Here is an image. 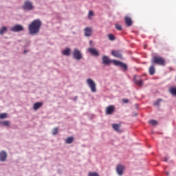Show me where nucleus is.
I'll return each mask as SVG.
<instances>
[{
  "label": "nucleus",
  "instance_id": "21",
  "mask_svg": "<svg viewBox=\"0 0 176 176\" xmlns=\"http://www.w3.org/2000/svg\"><path fill=\"white\" fill-rule=\"evenodd\" d=\"M7 30L8 28H6V26H2V28H0V34H3L4 33H6V32H7Z\"/></svg>",
  "mask_w": 176,
  "mask_h": 176
},
{
  "label": "nucleus",
  "instance_id": "19",
  "mask_svg": "<svg viewBox=\"0 0 176 176\" xmlns=\"http://www.w3.org/2000/svg\"><path fill=\"white\" fill-rule=\"evenodd\" d=\"M148 72L150 73V74L151 76L155 74V67L154 65H151V66H150V67L148 69Z\"/></svg>",
  "mask_w": 176,
  "mask_h": 176
},
{
  "label": "nucleus",
  "instance_id": "4",
  "mask_svg": "<svg viewBox=\"0 0 176 176\" xmlns=\"http://www.w3.org/2000/svg\"><path fill=\"white\" fill-rule=\"evenodd\" d=\"M87 84H88L89 88H91V92H96L97 88H96V84L92 78H87Z\"/></svg>",
  "mask_w": 176,
  "mask_h": 176
},
{
  "label": "nucleus",
  "instance_id": "14",
  "mask_svg": "<svg viewBox=\"0 0 176 176\" xmlns=\"http://www.w3.org/2000/svg\"><path fill=\"white\" fill-rule=\"evenodd\" d=\"M111 54L113 56H116V58H122V55L121 54L120 51H111Z\"/></svg>",
  "mask_w": 176,
  "mask_h": 176
},
{
  "label": "nucleus",
  "instance_id": "12",
  "mask_svg": "<svg viewBox=\"0 0 176 176\" xmlns=\"http://www.w3.org/2000/svg\"><path fill=\"white\" fill-rule=\"evenodd\" d=\"M7 156L8 154L6 153V151H1L0 152V160L1 162H6V159H7Z\"/></svg>",
  "mask_w": 176,
  "mask_h": 176
},
{
  "label": "nucleus",
  "instance_id": "15",
  "mask_svg": "<svg viewBox=\"0 0 176 176\" xmlns=\"http://www.w3.org/2000/svg\"><path fill=\"white\" fill-rule=\"evenodd\" d=\"M124 21L127 26H131L133 25V21L130 16H125Z\"/></svg>",
  "mask_w": 176,
  "mask_h": 176
},
{
  "label": "nucleus",
  "instance_id": "11",
  "mask_svg": "<svg viewBox=\"0 0 176 176\" xmlns=\"http://www.w3.org/2000/svg\"><path fill=\"white\" fill-rule=\"evenodd\" d=\"M115 111V107L113 104L108 106L106 109V114H112Z\"/></svg>",
  "mask_w": 176,
  "mask_h": 176
},
{
  "label": "nucleus",
  "instance_id": "23",
  "mask_svg": "<svg viewBox=\"0 0 176 176\" xmlns=\"http://www.w3.org/2000/svg\"><path fill=\"white\" fill-rule=\"evenodd\" d=\"M148 123L151 125H157L158 122L156 120H150V121H148Z\"/></svg>",
  "mask_w": 176,
  "mask_h": 176
},
{
  "label": "nucleus",
  "instance_id": "26",
  "mask_svg": "<svg viewBox=\"0 0 176 176\" xmlns=\"http://www.w3.org/2000/svg\"><path fill=\"white\" fill-rule=\"evenodd\" d=\"M88 176H100L98 173H89Z\"/></svg>",
  "mask_w": 176,
  "mask_h": 176
},
{
  "label": "nucleus",
  "instance_id": "1",
  "mask_svg": "<svg viewBox=\"0 0 176 176\" xmlns=\"http://www.w3.org/2000/svg\"><path fill=\"white\" fill-rule=\"evenodd\" d=\"M42 26V22L40 19H34L30 25H29V33L30 34H37L39 33L40 29Z\"/></svg>",
  "mask_w": 176,
  "mask_h": 176
},
{
  "label": "nucleus",
  "instance_id": "27",
  "mask_svg": "<svg viewBox=\"0 0 176 176\" xmlns=\"http://www.w3.org/2000/svg\"><path fill=\"white\" fill-rule=\"evenodd\" d=\"M58 132V128H54V129L52 130L53 135H56Z\"/></svg>",
  "mask_w": 176,
  "mask_h": 176
},
{
  "label": "nucleus",
  "instance_id": "17",
  "mask_svg": "<svg viewBox=\"0 0 176 176\" xmlns=\"http://www.w3.org/2000/svg\"><path fill=\"white\" fill-rule=\"evenodd\" d=\"M63 55H65L66 56H69L71 55V50L69 47L65 48L64 51L62 52Z\"/></svg>",
  "mask_w": 176,
  "mask_h": 176
},
{
  "label": "nucleus",
  "instance_id": "13",
  "mask_svg": "<svg viewBox=\"0 0 176 176\" xmlns=\"http://www.w3.org/2000/svg\"><path fill=\"white\" fill-rule=\"evenodd\" d=\"M89 52L94 56H99L100 54L96 48H88Z\"/></svg>",
  "mask_w": 176,
  "mask_h": 176
},
{
  "label": "nucleus",
  "instance_id": "28",
  "mask_svg": "<svg viewBox=\"0 0 176 176\" xmlns=\"http://www.w3.org/2000/svg\"><path fill=\"white\" fill-rule=\"evenodd\" d=\"M116 29H118V30H122V26L118 23L116 25Z\"/></svg>",
  "mask_w": 176,
  "mask_h": 176
},
{
  "label": "nucleus",
  "instance_id": "25",
  "mask_svg": "<svg viewBox=\"0 0 176 176\" xmlns=\"http://www.w3.org/2000/svg\"><path fill=\"white\" fill-rule=\"evenodd\" d=\"M8 113H0V118H7Z\"/></svg>",
  "mask_w": 176,
  "mask_h": 176
},
{
  "label": "nucleus",
  "instance_id": "29",
  "mask_svg": "<svg viewBox=\"0 0 176 176\" xmlns=\"http://www.w3.org/2000/svg\"><path fill=\"white\" fill-rule=\"evenodd\" d=\"M162 99H157L156 102H155L154 104L155 106H158L160 104V102H162Z\"/></svg>",
  "mask_w": 176,
  "mask_h": 176
},
{
  "label": "nucleus",
  "instance_id": "7",
  "mask_svg": "<svg viewBox=\"0 0 176 176\" xmlns=\"http://www.w3.org/2000/svg\"><path fill=\"white\" fill-rule=\"evenodd\" d=\"M133 81L135 82V84L139 85V87H142L144 84L143 80L139 77V76H134Z\"/></svg>",
  "mask_w": 176,
  "mask_h": 176
},
{
  "label": "nucleus",
  "instance_id": "18",
  "mask_svg": "<svg viewBox=\"0 0 176 176\" xmlns=\"http://www.w3.org/2000/svg\"><path fill=\"white\" fill-rule=\"evenodd\" d=\"M112 126L115 131H117L118 132H122V129H120V124H113Z\"/></svg>",
  "mask_w": 176,
  "mask_h": 176
},
{
  "label": "nucleus",
  "instance_id": "10",
  "mask_svg": "<svg viewBox=\"0 0 176 176\" xmlns=\"http://www.w3.org/2000/svg\"><path fill=\"white\" fill-rule=\"evenodd\" d=\"M85 35L87 37H90L93 34V29L91 28H85L84 30Z\"/></svg>",
  "mask_w": 176,
  "mask_h": 176
},
{
  "label": "nucleus",
  "instance_id": "16",
  "mask_svg": "<svg viewBox=\"0 0 176 176\" xmlns=\"http://www.w3.org/2000/svg\"><path fill=\"white\" fill-rule=\"evenodd\" d=\"M43 102H36L34 104L33 109L34 110H38V109H40V107H41V106H43Z\"/></svg>",
  "mask_w": 176,
  "mask_h": 176
},
{
  "label": "nucleus",
  "instance_id": "2",
  "mask_svg": "<svg viewBox=\"0 0 176 176\" xmlns=\"http://www.w3.org/2000/svg\"><path fill=\"white\" fill-rule=\"evenodd\" d=\"M111 62H113V63L116 65V66H120V67H122V69H124V70H126L128 69L127 65H126V63L120 62V60H111V59H109V56H107L106 55H104L102 56V63H104V65H109L110 63H111Z\"/></svg>",
  "mask_w": 176,
  "mask_h": 176
},
{
  "label": "nucleus",
  "instance_id": "8",
  "mask_svg": "<svg viewBox=\"0 0 176 176\" xmlns=\"http://www.w3.org/2000/svg\"><path fill=\"white\" fill-rule=\"evenodd\" d=\"M124 170V166H122V164H118L116 168V172L118 173V175H123Z\"/></svg>",
  "mask_w": 176,
  "mask_h": 176
},
{
  "label": "nucleus",
  "instance_id": "5",
  "mask_svg": "<svg viewBox=\"0 0 176 176\" xmlns=\"http://www.w3.org/2000/svg\"><path fill=\"white\" fill-rule=\"evenodd\" d=\"M23 8L25 10L31 11L32 10H34V7L31 1H29V0H27L23 3Z\"/></svg>",
  "mask_w": 176,
  "mask_h": 176
},
{
  "label": "nucleus",
  "instance_id": "31",
  "mask_svg": "<svg viewBox=\"0 0 176 176\" xmlns=\"http://www.w3.org/2000/svg\"><path fill=\"white\" fill-rule=\"evenodd\" d=\"M94 11H89V17H90V16H94Z\"/></svg>",
  "mask_w": 176,
  "mask_h": 176
},
{
  "label": "nucleus",
  "instance_id": "6",
  "mask_svg": "<svg viewBox=\"0 0 176 176\" xmlns=\"http://www.w3.org/2000/svg\"><path fill=\"white\" fill-rule=\"evenodd\" d=\"M73 57L78 60H80L82 58V52L78 48H75L73 52Z\"/></svg>",
  "mask_w": 176,
  "mask_h": 176
},
{
  "label": "nucleus",
  "instance_id": "24",
  "mask_svg": "<svg viewBox=\"0 0 176 176\" xmlns=\"http://www.w3.org/2000/svg\"><path fill=\"white\" fill-rule=\"evenodd\" d=\"M108 37H109V40H111V41H113L114 40H116L115 36L112 34H108Z\"/></svg>",
  "mask_w": 176,
  "mask_h": 176
},
{
  "label": "nucleus",
  "instance_id": "9",
  "mask_svg": "<svg viewBox=\"0 0 176 176\" xmlns=\"http://www.w3.org/2000/svg\"><path fill=\"white\" fill-rule=\"evenodd\" d=\"M11 32H21L22 30H24V28L21 26V25H15V26H12V28H10Z\"/></svg>",
  "mask_w": 176,
  "mask_h": 176
},
{
  "label": "nucleus",
  "instance_id": "32",
  "mask_svg": "<svg viewBox=\"0 0 176 176\" xmlns=\"http://www.w3.org/2000/svg\"><path fill=\"white\" fill-rule=\"evenodd\" d=\"M122 100H123L124 103H128V102H129V99H123Z\"/></svg>",
  "mask_w": 176,
  "mask_h": 176
},
{
  "label": "nucleus",
  "instance_id": "33",
  "mask_svg": "<svg viewBox=\"0 0 176 176\" xmlns=\"http://www.w3.org/2000/svg\"><path fill=\"white\" fill-rule=\"evenodd\" d=\"M166 175H170L169 173H166Z\"/></svg>",
  "mask_w": 176,
  "mask_h": 176
},
{
  "label": "nucleus",
  "instance_id": "34",
  "mask_svg": "<svg viewBox=\"0 0 176 176\" xmlns=\"http://www.w3.org/2000/svg\"><path fill=\"white\" fill-rule=\"evenodd\" d=\"M24 52L25 53V52H26V51H24Z\"/></svg>",
  "mask_w": 176,
  "mask_h": 176
},
{
  "label": "nucleus",
  "instance_id": "20",
  "mask_svg": "<svg viewBox=\"0 0 176 176\" xmlns=\"http://www.w3.org/2000/svg\"><path fill=\"white\" fill-rule=\"evenodd\" d=\"M72 142H74V137L69 136V138H67L65 140L66 144H72Z\"/></svg>",
  "mask_w": 176,
  "mask_h": 176
},
{
  "label": "nucleus",
  "instance_id": "30",
  "mask_svg": "<svg viewBox=\"0 0 176 176\" xmlns=\"http://www.w3.org/2000/svg\"><path fill=\"white\" fill-rule=\"evenodd\" d=\"M1 123L3 124V125H7V126L10 125V121H2Z\"/></svg>",
  "mask_w": 176,
  "mask_h": 176
},
{
  "label": "nucleus",
  "instance_id": "3",
  "mask_svg": "<svg viewBox=\"0 0 176 176\" xmlns=\"http://www.w3.org/2000/svg\"><path fill=\"white\" fill-rule=\"evenodd\" d=\"M152 63H157V65H161L162 66H164L166 65V60L162 56H155L153 57Z\"/></svg>",
  "mask_w": 176,
  "mask_h": 176
},
{
  "label": "nucleus",
  "instance_id": "22",
  "mask_svg": "<svg viewBox=\"0 0 176 176\" xmlns=\"http://www.w3.org/2000/svg\"><path fill=\"white\" fill-rule=\"evenodd\" d=\"M169 91L172 95L176 96V87H171L169 89Z\"/></svg>",
  "mask_w": 176,
  "mask_h": 176
}]
</instances>
